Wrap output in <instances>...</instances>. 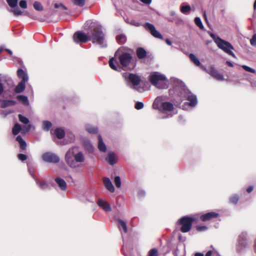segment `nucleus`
Returning a JSON list of instances; mask_svg holds the SVG:
<instances>
[{
  "label": "nucleus",
  "mask_w": 256,
  "mask_h": 256,
  "mask_svg": "<svg viewBox=\"0 0 256 256\" xmlns=\"http://www.w3.org/2000/svg\"><path fill=\"white\" fill-rule=\"evenodd\" d=\"M250 42L252 46H256V34L253 35L250 40Z\"/></svg>",
  "instance_id": "51"
},
{
  "label": "nucleus",
  "mask_w": 256,
  "mask_h": 256,
  "mask_svg": "<svg viewBox=\"0 0 256 256\" xmlns=\"http://www.w3.org/2000/svg\"><path fill=\"white\" fill-rule=\"evenodd\" d=\"M144 104L142 102H136L135 104L134 108L136 110H140L144 108Z\"/></svg>",
  "instance_id": "48"
},
{
  "label": "nucleus",
  "mask_w": 256,
  "mask_h": 256,
  "mask_svg": "<svg viewBox=\"0 0 256 256\" xmlns=\"http://www.w3.org/2000/svg\"><path fill=\"white\" fill-rule=\"evenodd\" d=\"M239 200V196L238 194H234L230 198V203L236 204Z\"/></svg>",
  "instance_id": "32"
},
{
  "label": "nucleus",
  "mask_w": 256,
  "mask_h": 256,
  "mask_svg": "<svg viewBox=\"0 0 256 256\" xmlns=\"http://www.w3.org/2000/svg\"><path fill=\"white\" fill-rule=\"evenodd\" d=\"M98 204L106 212H110L111 210L110 204L105 201L99 199L98 202Z\"/></svg>",
  "instance_id": "16"
},
{
  "label": "nucleus",
  "mask_w": 256,
  "mask_h": 256,
  "mask_svg": "<svg viewBox=\"0 0 256 256\" xmlns=\"http://www.w3.org/2000/svg\"><path fill=\"white\" fill-rule=\"evenodd\" d=\"M18 158L21 161H24L27 159V156L22 154H20L18 155Z\"/></svg>",
  "instance_id": "49"
},
{
  "label": "nucleus",
  "mask_w": 256,
  "mask_h": 256,
  "mask_svg": "<svg viewBox=\"0 0 256 256\" xmlns=\"http://www.w3.org/2000/svg\"><path fill=\"white\" fill-rule=\"evenodd\" d=\"M86 130L90 134H96L98 132V130L96 127H94L90 126H86Z\"/></svg>",
  "instance_id": "34"
},
{
  "label": "nucleus",
  "mask_w": 256,
  "mask_h": 256,
  "mask_svg": "<svg viewBox=\"0 0 256 256\" xmlns=\"http://www.w3.org/2000/svg\"><path fill=\"white\" fill-rule=\"evenodd\" d=\"M74 3L78 6H83L84 4L85 0H73Z\"/></svg>",
  "instance_id": "46"
},
{
  "label": "nucleus",
  "mask_w": 256,
  "mask_h": 256,
  "mask_svg": "<svg viewBox=\"0 0 256 256\" xmlns=\"http://www.w3.org/2000/svg\"><path fill=\"white\" fill-rule=\"evenodd\" d=\"M16 104V102L13 100H3L1 102L0 108H6L9 106H12Z\"/></svg>",
  "instance_id": "22"
},
{
  "label": "nucleus",
  "mask_w": 256,
  "mask_h": 256,
  "mask_svg": "<svg viewBox=\"0 0 256 256\" xmlns=\"http://www.w3.org/2000/svg\"><path fill=\"white\" fill-rule=\"evenodd\" d=\"M254 10H256V0H255L254 4Z\"/></svg>",
  "instance_id": "63"
},
{
  "label": "nucleus",
  "mask_w": 256,
  "mask_h": 256,
  "mask_svg": "<svg viewBox=\"0 0 256 256\" xmlns=\"http://www.w3.org/2000/svg\"><path fill=\"white\" fill-rule=\"evenodd\" d=\"M103 182L105 187L110 192H114V186H113L109 178H103Z\"/></svg>",
  "instance_id": "14"
},
{
  "label": "nucleus",
  "mask_w": 256,
  "mask_h": 256,
  "mask_svg": "<svg viewBox=\"0 0 256 256\" xmlns=\"http://www.w3.org/2000/svg\"><path fill=\"white\" fill-rule=\"evenodd\" d=\"M160 108L164 111L171 112L174 110V106L170 102H163L161 104Z\"/></svg>",
  "instance_id": "13"
},
{
  "label": "nucleus",
  "mask_w": 256,
  "mask_h": 256,
  "mask_svg": "<svg viewBox=\"0 0 256 256\" xmlns=\"http://www.w3.org/2000/svg\"><path fill=\"white\" fill-rule=\"evenodd\" d=\"M192 62L195 65L198 66L203 68V66L201 64L200 60L196 56L192 54H190L189 56Z\"/></svg>",
  "instance_id": "27"
},
{
  "label": "nucleus",
  "mask_w": 256,
  "mask_h": 256,
  "mask_svg": "<svg viewBox=\"0 0 256 256\" xmlns=\"http://www.w3.org/2000/svg\"><path fill=\"white\" fill-rule=\"evenodd\" d=\"M74 149V148L69 149L65 155V160L66 164L71 168L76 167V162L73 159V157L75 155Z\"/></svg>",
  "instance_id": "8"
},
{
  "label": "nucleus",
  "mask_w": 256,
  "mask_h": 256,
  "mask_svg": "<svg viewBox=\"0 0 256 256\" xmlns=\"http://www.w3.org/2000/svg\"><path fill=\"white\" fill-rule=\"evenodd\" d=\"M4 88L2 84L0 82V96L2 95L4 92Z\"/></svg>",
  "instance_id": "55"
},
{
  "label": "nucleus",
  "mask_w": 256,
  "mask_h": 256,
  "mask_svg": "<svg viewBox=\"0 0 256 256\" xmlns=\"http://www.w3.org/2000/svg\"><path fill=\"white\" fill-rule=\"evenodd\" d=\"M74 158L76 162H82L84 160V157L82 152H78L75 154Z\"/></svg>",
  "instance_id": "28"
},
{
  "label": "nucleus",
  "mask_w": 256,
  "mask_h": 256,
  "mask_svg": "<svg viewBox=\"0 0 256 256\" xmlns=\"http://www.w3.org/2000/svg\"><path fill=\"white\" fill-rule=\"evenodd\" d=\"M37 183L38 184L40 188L42 190H45L48 188V184L45 182H38Z\"/></svg>",
  "instance_id": "42"
},
{
  "label": "nucleus",
  "mask_w": 256,
  "mask_h": 256,
  "mask_svg": "<svg viewBox=\"0 0 256 256\" xmlns=\"http://www.w3.org/2000/svg\"><path fill=\"white\" fill-rule=\"evenodd\" d=\"M129 81L134 86H137L140 84L141 79L136 74H130L128 75Z\"/></svg>",
  "instance_id": "12"
},
{
  "label": "nucleus",
  "mask_w": 256,
  "mask_h": 256,
  "mask_svg": "<svg viewBox=\"0 0 256 256\" xmlns=\"http://www.w3.org/2000/svg\"><path fill=\"white\" fill-rule=\"evenodd\" d=\"M42 160L48 162L58 163L60 161L58 156L51 152H46L42 155Z\"/></svg>",
  "instance_id": "9"
},
{
  "label": "nucleus",
  "mask_w": 256,
  "mask_h": 256,
  "mask_svg": "<svg viewBox=\"0 0 256 256\" xmlns=\"http://www.w3.org/2000/svg\"><path fill=\"white\" fill-rule=\"evenodd\" d=\"M254 190V188L252 186H249L247 188H246V192L248 193H250L251 192Z\"/></svg>",
  "instance_id": "54"
},
{
  "label": "nucleus",
  "mask_w": 256,
  "mask_h": 256,
  "mask_svg": "<svg viewBox=\"0 0 256 256\" xmlns=\"http://www.w3.org/2000/svg\"><path fill=\"white\" fill-rule=\"evenodd\" d=\"M106 160L112 166L117 162L116 154L112 152H110L108 154V156L106 158Z\"/></svg>",
  "instance_id": "15"
},
{
  "label": "nucleus",
  "mask_w": 256,
  "mask_h": 256,
  "mask_svg": "<svg viewBox=\"0 0 256 256\" xmlns=\"http://www.w3.org/2000/svg\"><path fill=\"white\" fill-rule=\"evenodd\" d=\"M190 7L189 6H182L180 8V11L184 14H186L188 12L190 11Z\"/></svg>",
  "instance_id": "44"
},
{
  "label": "nucleus",
  "mask_w": 256,
  "mask_h": 256,
  "mask_svg": "<svg viewBox=\"0 0 256 256\" xmlns=\"http://www.w3.org/2000/svg\"><path fill=\"white\" fill-rule=\"evenodd\" d=\"M20 6L22 8H26L27 7L26 2L24 0H22L20 2Z\"/></svg>",
  "instance_id": "50"
},
{
  "label": "nucleus",
  "mask_w": 256,
  "mask_h": 256,
  "mask_svg": "<svg viewBox=\"0 0 256 256\" xmlns=\"http://www.w3.org/2000/svg\"><path fill=\"white\" fill-rule=\"evenodd\" d=\"M89 40H91L93 44L103 45L105 36L102 28L98 26H96L91 30L90 34H88Z\"/></svg>",
  "instance_id": "1"
},
{
  "label": "nucleus",
  "mask_w": 256,
  "mask_h": 256,
  "mask_svg": "<svg viewBox=\"0 0 256 256\" xmlns=\"http://www.w3.org/2000/svg\"><path fill=\"white\" fill-rule=\"evenodd\" d=\"M116 42L120 44H123L126 41V35L123 34H118L116 37Z\"/></svg>",
  "instance_id": "25"
},
{
  "label": "nucleus",
  "mask_w": 256,
  "mask_h": 256,
  "mask_svg": "<svg viewBox=\"0 0 256 256\" xmlns=\"http://www.w3.org/2000/svg\"><path fill=\"white\" fill-rule=\"evenodd\" d=\"M22 128L20 124H16L12 129V133L14 135H17L21 130Z\"/></svg>",
  "instance_id": "30"
},
{
  "label": "nucleus",
  "mask_w": 256,
  "mask_h": 256,
  "mask_svg": "<svg viewBox=\"0 0 256 256\" xmlns=\"http://www.w3.org/2000/svg\"><path fill=\"white\" fill-rule=\"evenodd\" d=\"M208 229L207 226H197L196 228V230L198 232H202Z\"/></svg>",
  "instance_id": "52"
},
{
  "label": "nucleus",
  "mask_w": 256,
  "mask_h": 256,
  "mask_svg": "<svg viewBox=\"0 0 256 256\" xmlns=\"http://www.w3.org/2000/svg\"><path fill=\"white\" fill-rule=\"evenodd\" d=\"M16 140L19 143L20 148L22 150H26L27 146L26 142L23 140L20 135L16 136Z\"/></svg>",
  "instance_id": "24"
},
{
  "label": "nucleus",
  "mask_w": 256,
  "mask_h": 256,
  "mask_svg": "<svg viewBox=\"0 0 256 256\" xmlns=\"http://www.w3.org/2000/svg\"><path fill=\"white\" fill-rule=\"evenodd\" d=\"M144 27L154 38L162 40L163 39L162 36L160 32L156 30L154 26L152 24L146 22L144 24Z\"/></svg>",
  "instance_id": "7"
},
{
  "label": "nucleus",
  "mask_w": 256,
  "mask_h": 256,
  "mask_svg": "<svg viewBox=\"0 0 256 256\" xmlns=\"http://www.w3.org/2000/svg\"><path fill=\"white\" fill-rule=\"evenodd\" d=\"M17 75L20 78L22 79V82H27L28 80V76L26 72L22 69L20 68L17 71Z\"/></svg>",
  "instance_id": "20"
},
{
  "label": "nucleus",
  "mask_w": 256,
  "mask_h": 256,
  "mask_svg": "<svg viewBox=\"0 0 256 256\" xmlns=\"http://www.w3.org/2000/svg\"><path fill=\"white\" fill-rule=\"evenodd\" d=\"M43 128L44 130L48 131L52 126V124L48 120H44L42 122Z\"/></svg>",
  "instance_id": "31"
},
{
  "label": "nucleus",
  "mask_w": 256,
  "mask_h": 256,
  "mask_svg": "<svg viewBox=\"0 0 256 256\" xmlns=\"http://www.w3.org/2000/svg\"><path fill=\"white\" fill-rule=\"evenodd\" d=\"M195 24L201 30H203L204 27L201 21V20L198 17H196L194 18Z\"/></svg>",
  "instance_id": "35"
},
{
  "label": "nucleus",
  "mask_w": 256,
  "mask_h": 256,
  "mask_svg": "<svg viewBox=\"0 0 256 256\" xmlns=\"http://www.w3.org/2000/svg\"><path fill=\"white\" fill-rule=\"evenodd\" d=\"M196 220L194 218L186 216L182 217L178 221V224L181 226L180 230L186 233L188 232L192 228L194 222Z\"/></svg>",
  "instance_id": "2"
},
{
  "label": "nucleus",
  "mask_w": 256,
  "mask_h": 256,
  "mask_svg": "<svg viewBox=\"0 0 256 256\" xmlns=\"http://www.w3.org/2000/svg\"><path fill=\"white\" fill-rule=\"evenodd\" d=\"M26 82L22 81L20 82L15 88L14 92L18 94L24 92L26 88Z\"/></svg>",
  "instance_id": "23"
},
{
  "label": "nucleus",
  "mask_w": 256,
  "mask_h": 256,
  "mask_svg": "<svg viewBox=\"0 0 256 256\" xmlns=\"http://www.w3.org/2000/svg\"><path fill=\"white\" fill-rule=\"evenodd\" d=\"M142 2L146 4H149L151 3L152 0H140Z\"/></svg>",
  "instance_id": "53"
},
{
  "label": "nucleus",
  "mask_w": 256,
  "mask_h": 256,
  "mask_svg": "<svg viewBox=\"0 0 256 256\" xmlns=\"http://www.w3.org/2000/svg\"><path fill=\"white\" fill-rule=\"evenodd\" d=\"M242 68L244 70L246 71L252 72V73H255L256 70L245 65H243L242 66Z\"/></svg>",
  "instance_id": "45"
},
{
  "label": "nucleus",
  "mask_w": 256,
  "mask_h": 256,
  "mask_svg": "<svg viewBox=\"0 0 256 256\" xmlns=\"http://www.w3.org/2000/svg\"><path fill=\"white\" fill-rule=\"evenodd\" d=\"M34 8L38 11H42L44 10L43 6L38 2H35L34 4Z\"/></svg>",
  "instance_id": "33"
},
{
  "label": "nucleus",
  "mask_w": 256,
  "mask_h": 256,
  "mask_svg": "<svg viewBox=\"0 0 256 256\" xmlns=\"http://www.w3.org/2000/svg\"><path fill=\"white\" fill-rule=\"evenodd\" d=\"M215 42L216 43L218 46L220 48L223 50L228 54L233 57H235L234 54L232 51V50L234 49V46L229 42L220 38H218L215 40Z\"/></svg>",
  "instance_id": "4"
},
{
  "label": "nucleus",
  "mask_w": 256,
  "mask_h": 256,
  "mask_svg": "<svg viewBox=\"0 0 256 256\" xmlns=\"http://www.w3.org/2000/svg\"><path fill=\"white\" fill-rule=\"evenodd\" d=\"M18 118L20 121L24 124H26L29 122L28 119L22 114H18Z\"/></svg>",
  "instance_id": "38"
},
{
  "label": "nucleus",
  "mask_w": 256,
  "mask_h": 256,
  "mask_svg": "<svg viewBox=\"0 0 256 256\" xmlns=\"http://www.w3.org/2000/svg\"><path fill=\"white\" fill-rule=\"evenodd\" d=\"M118 60L120 64L122 67H127L130 64L132 60V54L128 52H123L118 56Z\"/></svg>",
  "instance_id": "5"
},
{
  "label": "nucleus",
  "mask_w": 256,
  "mask_h": 256,
  "mask_svg": "<svg viewBox=\"0 0 256 256\" xmlns=\"http://www.w3.org/2000/svg\"><path fill=\"white\" fill-rule=\"evenodd\" d=\"M54 134L58 138L62 139L64 138L65 132L64 130L61 128H56L54 130Z\"/></svg>",
  "instance_id": "26"
},
{
  "label": "nucleus",
  "mask_w": 256,
  "mask_h": 256,
  "mask_svg": "<svg viewBox=\"0 0 256 256\" xmlns=\"http://www.w3.org/2000/svg\"><path fill=\"white\" fill-rule=\"evenodd\" d=\"M186 100L190 102L189 105L190 106H195L197 104V98L196 96L191 93L188 94Z\"/></svg>",
  "instance_id": "17"
},
{
  "label": "nucleus",
  "mask_w": 256,
  "mask_h": 256,
  "mask_svg": "<svg viewBox=\"0 0 256 256\" xmlns=\"http://www.w3.org/2000/svg\"><path fill=\"white\" fill-rule=\"evenodd\" d=\"M194 256H204V254L201 252H196Z\"/></svg>",
  "instance_id": "62"
},
{
  "label": "nucleus",
  "mask_w": 256,
  "mask_h": 256,
  "mask_svg": "<svg viewBox=\"0 0 256 256\" xmlns=\"http://www.w3.org/2000/svg\"><path fill=\"white\" fill-rule=\"evenodd\" d=\"M212 252H213L212 250H209L206 253V256H211Z\"/></svg>",
  "instance_id": "59"
},
{
  "label": "nucleus",
  "mask_w": 256,
  "mask_h": 256,
  "mask_svg": "<svg viewBox=\"0 0 256 256\" xmlns=\"http://www.w3.org/2000/svg\"><path fill=\"white\" fill-rule=\"evenodd\" d=\"M16 99L18 101L22 102L24 105L28 104V100L27 96H26L20 95L16 96Z\"/></svg>",
  "instance_id": "29"
},
{
  "label": "nucleus",
  "mask_w": 256,
  "mask_h": 256,
  "mask_svg": "<svg viewBox=\"0 0 256 256\" xmlns=\"http://www.w3.org/2000/svg\"><path fill=\"white\" fill-rule=\"evenodd\" d=\"M156 100H157V98L155 100V101L152 104V107L154 109H158V105L156 104Z\"/></svg>",
  "instance_id": "57"
},
{
  "label": "nucleus",
  "mask_w": 256,
  "mask_h": 256,
  "mask_svg": "<svg viewBox=\"0 0 256 256\" xmlns=\"http://www.w3.org/2000/svg\"><path fill=\"white\" fill-rule=\"evenodd\" d=\"M73 40L76 44H84L89 40V36L82 32L78 31L74 34Z\"/></svg>",
  "instance_id": "6"
},
{
  "label": "nucleus",
  "mask_w": 256,
  "mask_h": 256,
  "mask_svg": "<svg viewBox=\"0 0 256 256\" xmlns=\"http://www.w3.org/2000/svg\"><path fill=\"white\" fill-rule=\"evenodd\" d=\"M54 8H60L61 10H67V8L62 4L60 3V4H54Z\"/></svg>",
  "instance_id": "47"
},
{
  "label": "nucleus",
  "mask_w": 256,
  "mask_h": 256,
  "mask_svg": "<svg viewBox=\"0 0 256 256\" xmlns=\"http://www.w3.org/2000/svg\"><path fill=\"white\" fill-rule=\"evenodd\" d=\"M114 182L116 188H120L121 186V180L119 176H116L114 178Z\"/></svg>",
  "instance_id": "39"
},
{
  "label": "nucleus",
  "mask_w": 256,
  "mask_h": 256,
  "mask_svg": "<svg viewBox=\"0 0 256 256\" xmlns=\"http://www.w3.org/2000/svg\"><path fill=\"white\" fill-rule=\"evenodd\" d=\"M126 47H124V46H122V47H120V48H119L118 49V50L116 51V54H117L118 53L120 52H122L123 50H124L126 49Z\"/></svg>",
  "instance_id": "56"
},
{
  "label": "nucleus",
  "mask_w": 256,
  "mask_h": 256,
  "mask_svg": "<svg viewBox=\"0 0 256 256\" xmlns=\"http://www.w3.org/2000/svg\"><path fill=\"white\" fill-rule=\"evenodd\" d=\"M158 250L156 248H152L148 252V256H158Z\"/></svg>",
  "instance_id": "41"
},
{
  "label": "nucleus",
  "mask_w": 256,
  "mask_h": 256,
  "mask_svg": "<svg viewBox=\"0 0 256 256\" xmlns=\"http://www.w3.org/2000/svg\"><path fill=\"white\" fill-rule=\"evenodd\" d=\"M56 183L58 184V186L62 190H65L66 189V182L62 178L57 177L54 180Z\"/></svg>",
  "instance_id": "18"
},
{
  "label": "nucleus",
  "mask_w": 256,
  "mask_h": 256,
  "mask_svg": "<svg viewBox=\"0 0 256 256\" xmlns=\"http://www.w3.org/2000/svg\"><path fill=\"white\" fill-rule=\"evenodd\" d=\"M130 24L135 26H140V24L138 22H136L134 20L132 21Z\"/></svg>",
  "instance_id": "58"
},
{
  "label": "nucleus",
  "mask_w": 256,
  "mask_h": 256,
  "mask_svg": "<svg viewBox=\"0 0 256 256\" xmlns=\"http://www.w3.org/2000/svg\"><path fill=\"white\" fill-rule=\"evenodd\" d=\"M118 222L120 226L122 228L124 232V233L127 232V226L126 222L124 220L120 219L118 220Z\"/></svg>",
  "instance_id": "37"
},
{
  "label": "nucleus",
  "mask_w": 256,
  "mask_h": 256,
  "mask_svg": "<svg viewBox=\"0 0 256 256\" xmlns=\"http://www.w3.org/2000/svg\"><path fill=\"white\" fill-rule=\"evenodd\" d=\"M8 6L12 8H14L18 5V0H6Z\"/></svg>",
  "instance_id": "36"
},
{
  "label": "nucleus",
  "mask_w": 256,
  "mask_h": 256,
  "mask_svg": "<svg viewBox=\"0 0 256 256\" xmlns=\"http://www.w3.org/2000/svg\"><path fill=\"white\" fill-rule=\"evenodd\" d=\"M150 83L159 88H166L168 87L166 78L162 74H152L149 78Z\"/></svg>",
  "instance_id": "3"
},
{
  "label": "nucleus",
  "mask_w": 256,
  "mask_h": 256,
  "mask_svg": "<svg viewBox=\"0 0 256 256\" xmlns=\"http://www.w3.org/2000/svg\"><path fill=\"white\" fill-rule=\"evenodd\" d=\"M166 42L169 46H171L172 44V42L168 39H166Z\"/></svg>",
  "instance_id": "61"
},
{
  "label": "nucleus",
  "mask_w": 256,
  "mask_h": 256,
  "mask_svg": "<svg viewBox=\"0 0 256 256\" xmlns=\"http://www.w3.org/2000/svg\"><path fill=\"white\" fill-rule=\"evenodd\" d=\"M92 150H93V147L92 146L90 145V146L89 150L90 151H92Z\"/></svg>",
  "instance_id": "64"
},
{
  "label": "nucleus",
  "mask_w": 256,
  "mask_h": 256,
  "mask_svg": "<svg viewBox=\"0 0 256 256\" xmlns=\"http://www.w3.org/2000/svg\"><path fill=\"white\" fill-rule=\"evenodd\" d=\"M206 72L210 74L212 76L218 80H224V76L222 74L218 72L213 66H210L207 70Z\"/></svg>",
  "instance_id": "10"
},
{
  "label": "nucleus",
  "mask_w": 256,
  "mask_h": 256,
  "mask_svg": "<svg viewBox=\"0 0 256 256\" xmlns=\"http://www.w3.org/2000/svg\"><path fill=\"white\" fill-rule=\"evenodd\" d=\"M226 64L228 66H229L230 67H233L234 66V64L230 62L226 61Z\"/></svg>",
  "instance_id": "60"
},
{
  "label": "nucleus",
  "mask_w": 256,
  "mask_h": 256,
  "mask_svg": "<svg viewBox=\"0 0 256 256\" xmlns=\"http://www.w3.org/2000/svg\"><path fill=\"white\" fill-rule=\"evenodd\" d=\"M218 216V213L211 212L201 215L200 216V219L202 222H206L217 218Z\"/></svg>",
  "instance_id": "11"
},
{
  "label": "nucleus",
  "mask_w": 256,
  "mask_h": 256,
  "mask_svg": "<svg viewBox=\"0 0 256 256\" xmlns=\"http://www.w3.org/2000/svg\"><path fill=\"white\" fill-rule=\"evenodd\" d=\"M114 58H111L109 60L108 63H109V66H110V68L112 69L116 70H117V68H116V66L114 64Z\"/></svg>",
  "instance_id": "43"
},
{
  "label": "nucleus",
  "mask_w": 256,
  "mask_h": 256,
  "mask_svg": "<svg viewBox=\"0 0 256 256\" xmlns=\"http://www.w3.org/2000/svg\"><path fill=\"white\" fill-rule=\"evenodd\" d=\"M136 54L139 59H143L146 56L147 52L143 48H138L136 50Z\"/></svg>",
  "instance_id": "19"
},
{
  "label": "nucleus",
  "mask_w": 256,
  "mask_h": 256,
  "mask_svg": "<svg viewBox=\"0 0 256 256\" xmlns=\"http://www.w3.org/2000/svg\"><path fill=\"white\" fill-rule=\"evenodd\" d=\"M11 11L16 16L22 15V12L19 9L18 7H17V6L14 8V9H12Z\"/></svg>",
  "instance_id": "40"
},
{
  "label": "nucleus",
  "mask_w": 256,
  "mask_h": 256,
  "mask_svg": "<svg viewBox=\"0 0 256 256\" xmlns=\"http://www.w3.org/2000/svg\"><path fill=\"white\" fill-rule=\"evenodd\" d=\"M98 148L102 152H106V147L103 142L102 137L100 135L98 136Z\"/></svg>",
  "instance_id": "21"
}]
</instances>
